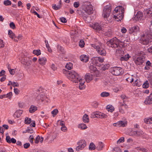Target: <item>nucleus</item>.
I'll use <instances>...</instances> for the list:
<instances>
[{
	"label": "nucleus",
	"mask_w": 152,
	"mask_h": 152,
	"mask_svg": "<svg viewBox=\"0 0 152 152\" xmlns=\"http://www.w3.org/2000/svg\"><path fill=\"white\" fill-rule=\"evenodd\" d=\"M63 71L68 78L73 82L75 83L79 82V88L80 89L83 90L85 88L84 80L81 78L80 76L76 72L73 70L69 71L65 69H63Z\"/></svg>",
	"instance_id": "nucleus-1"
},
{
	"label": "nucleus",
	"mask_w": 152,
	"mask_h": 152,
	"mask_svg": "<svg viewBox=\"0 0 152 152\" xmlns=\"http://www.w3.org/2000/svg\"><path fill=\"white\" fill-rule=\"evenodd\" d=\"M141 43L144 45L149 44L152 41V34L148 31H145L141 36Z\"/></svg>",
	"instance_id": "nucleus-2"
},
{
	"label": "nucleus",
	"mask_w": 152,
	"mask_h": 152,
	"mask_svg": "<svg viewBox=\"0 0 152 152\" xmlns=\"http://www.w3.org/2000/svg\"><path fill=\"white\" fill-rule=\"evenodd\" d=\"M124 10L121 6L116 7L115 9L113 12L114 18L117 21L121 20L124 17Z\"/></svg>",
	"instance_id": "nucleus-3"
},
{
	"label": "nucleus",
	"mask_w": 152,
	"mask_h": 152,
	"mask_svg": "<svg viewBox=\"0 0 152 152\" xmlns=\"http://www.w3.org/2000/svg\"><path fill=\"white\" fill-rule=\"evenodd\" d=\"M102 44L99 42L91 44V46L96 50L98 54L104 56L106 54V52L105 50L102 48Z\"/></svg>",
	"instance_id": "nucleus-4"
},
{
	"label": "nucleus",
	"mask_w": 152,
	"mask_h": 152,
	"mask_svg": "<svg viewBox=\"0 0 152 152\" xmlns=\"http://www.w3.org/2000/svg\"><path fill=\"white\" fill-rule=\"evenodd\" d=\"M121 42L119 39L115 37L107 41L106 44L109 46L115 48L121 46L120 43Z\"/></svg>",
	"instance_id": "nucleus-5"
},
{
	"label": "nucleus",
	"mask_w": 152,
	"mask_h": 152,
	"mask_svg": "<svg viewBox=\"0 0 152 152\" xmlns=\"http://www.w3.org/2000/svg\"><path fill=\"white\" fill-rule=\"evenodd\" d=\"M111 10L110 6H106L104 8L102 16L106 21H109L108 19L109 17Z\"/></svg>",
	"instance_id": "nucleus-6"
},
{
	"label": "nucleus",
	"mask_w": 152,
	"mask_h": 152,
	"mask_svg": "<svg viewBox=\"0 0 152 152\" xmlns=\"http://www.w3.org/2000/svg\"><path fill=\"white\" fill-rule=\"evenodd\" d=\"M78 145L76 147V151H78L83 149L86 145V142L84 140H79L77 143Z\"/></svg>",
	"instance_id": "nucleus-7"
},
{
	"label": "nucleus",
	"mask_w": 152,
	"mask_h": 152,
	"mask_svg": "<svg viewBox=\"0 0 152 152\" xmlns=\"http://www.w3.org/2000/svg\"><path fill=\"white\" fill-rule=\"evenodd\" d=\"M122 72V69L120 67H115L111 68L110 72L114 75L118 76L120 75Z\"/></svg>",
	"instance_id": "nucleus-8"
},
{
	"label": "nucleus",
	"mask_w": 152,
	"mask_h": 152,
	"mask_svg": "<svg viewBox=\"0 0 152 152\" xmlns=\"http://www.w3.org/2000/svg\"><path fill=\"white\" fill-rule=\"evenodd\" d=\"M83 10L84 11L86 12L88 14H91L93 13L92 6L90 4L88 5H85Z\"/></svg>",
	"instance_id": "nucleus-9"
},
{
	"label": "nucleus",
	"mask_w": 152,
	"mask_h": 152,
	"mask_svg": "<svg viewBox=\"0 0 152 152\" xmlns=\"http://www.w3.org/2000/svg\"><path fill=\"white\" fill-rule=\"evenodd\" d=\"M22 64L27 67L30 66L31 63V60L28 58H23L21 61Z\"/></svg>",
	"instance_id": "nucleus-10"
},
{
	"label": "nucleus",
	"mask_w": 152,
	"mask_h": 152,
	"mask_svg": "<svg viewBox=\"0 0 152 152\" xmlns=\"http://www.w3.org/2000/svg\"><path fill=\"white\" fill-rule=\"evenodd\" d=\"M145 61V57L143 56H140L137 57L134 60L136 64L141 65Z\"/></svg>",
	"instance_id": "nucleus-11"
},
{
	"label": "nucleus",
	"mask_w": 152,
	"mask_h": 152,
	"mask_svg": "<svg viewBox=\"0 0 152 152\" xmlns=\"http://www.w3.org/2000/svg\"><path fill=\"white\" fill-rule=\"evenodd\" d=\"M144 18L142 13L140 11L137 12L134 17V19L136 21H139L141 22L142 21Z\"/></svg>",
	"instance_id": "nucleus-12"
},
{
	"label": "nucleus",
	"mask_w": 152,
	"mask_h": 152,
	"mask_svg": "<svg viewBox=\"0 0 152 152\" xmlns=\"http://www.w3.org/2000/svg\"><path fill=\"white\" fill-rule=\"evenodd\" d=\"M36 99L39 100V103L43 102L45 101L48 102L49 101V99L44 95L43 94L39 95L36 97Z\"/></svg>",
	"instance_id": "nucleus-13"
},
{
	"label": "nucleus",
	"mask_w": 152,
	"mask_h": 152,
	"mask_svg": "<svg viewBox=\"0 0 152 152\" xmlns=\"http://www.w3.org/2000/svg\"><path fill=\"white\" fill-rule=\"evenodd\" d=\"M124 54V51L122 50L121 45L116 48L115 55L117 57H120L121 56H123Z\"/></svg>",
	"instance_id": "nucleus-14"
},
{
	"label": "nucleus",
	"mask_w": 152,
	"mask_h": 152,
	"mask_svg": "<svg viewBox=\"0 0 152 152\" xmlns=\"http://www.w3.org/2000/svg\"><path fill=\"white\" fill-rule=\"evenodd\" d=\"M127 121H119L116 123L113 124V126H114L118 127H124L125 126L127 125Z\"/></svg>",
	"instance_id": "nucleus-15"
},
{
	"label": "nucleus",
	"mask_w": 152,
	"mask_h": 152,
	"mask_svg": "<svg viewBox=\"0 0 152 152\" xmlns=\"http://www.w3.org/2000/svg\"><path fill=\"white\" fill-rule=\"evenodd\" d=\"M140 28L138 26H134L130 28L128 30V31L130 34H132L133 32H139Z\"/></svg>",
	"instance_id": "nucleus-16"
},
{
	"label": "nucleus",
	"mask_w": 152,
	"mask_h": 152,
	"mask_svg": "<svg viewBox=\"0 0 152 152\" xmlns=\"http://www.w3.org/2000/svg\"><path fill=\"white\" fill-rule=\"evenodd\" d=\"M144 13L146 17L152 18V7L147 10L145 11Z\"/></svg>",
	"instance_id": "nucleus-17"
},
{
	"label": "nucleus",
	"mask_w": 152,
	"mask_h": 152,
	"mask_svg": "<svg viewBox=\"0 0 152 152\" xmlns=\"http://www.w3.org/2000/svg\"><path fill=\"white\" fill-rule=\"evenodd\" d=\"M39 64L42 66L45 65L47 61L46 58L45 57H40L38 60Z\"/></svg>",
	"instance_id": "nucleus-18"
},
{
	"label": "nucleus",
	"mask_w": 152,
	"mask_h": 152,
	"mask_svg": "<svg viewBox=\"0 0 152 152\" xmlns=\"http://www.w3.org/2000/svg\"><path fill=\"white\" fill-rule=\"evenodd\" d=\"M144 103L146 105H150L152 103V95L151 94L145 99Z\"/></svg>",
	"instance_id": "nucleus-19"
},
{
	"label": "nucleus",
	"mask_w": 152,
	"mask_h": 152,
	"mask_svg": "<svg viewBox=\"0 0 152 152\" xmlns=\"http://www.w3.org/2000/svg\"><path fill=\"white\" fill-rule=\"evenodd\" d=\"M104 146V144L101 142H98L96 147V149L98 151L102 150Z\"/></svg>",
	"instance_id": "nucleus-20"
},
{
	"label": "nucleus",
	"mask_w": 152,
	"mask_h": 152,
	"mask_svg": "<svg viewBox=\"0 0 152 152\" xmlns=\"http://www.w3.org/2000/svg\"><path fill=\"white\" fill-rule=\"evenodd\" d=\"M93 79V75L89 73H87L85 76V79L87 83L90 82Z\"/></svg>",
	"instance_id": "nucleus-21"
},
{
	"label": "nucleus",
	"mask_w": 152,
	"mask_h": 152,
	"mask_svg": "<svg viewBox=\"0 0 152 152\" xmlns=\"http://www.w3.org/2000/svg\"><path fill=\"white\" fill-rule=\"evenodd\" d=\"M6 140L7 142L9 143H15L16 142V140L15 139L13 138H12L11 139L10 137L9 136H6Z\"/></svg>",
	"instance_id": "nucleus-22"
},
{
	"label": "nucleus",
	"mask_w": 152,
	"mask_h": 152,
	"mask_svg": "<svg viewBox=\"0 0 152 152\" xmlns=\"http://www.w3.org/2000/svg\"><path fill=\"white\" fill-rule=\"evenodd\" d=\"M82 13V16L83 19L87 22H88V19L89 18L88 15L90 14H88L86 12H85L83 11V10Z\"/></svg>",
	"instance_id": "nucleus-23"
},
{
	"label": "nucleus",
	"mask_w": 152,
	"mask_h": 152,
	"mask_svg": "<svg viewBox=\"0 0 152 152\" xmlns=\"http://www.w3.org/2000/svg\"><path fill=\"white\" fill-rule=\"evenodd\" d=\"M80 59L83 62H86L88 61V57L86 55H82L80 57Z\"/></svg>",
	"instance_id": "nucleus-24"
},
{
	"label": "nucleus",
	"mask_w": 152,
	"mask_h": 152,
	"mask_svg": "<svg viewBox=\"0 0 152 152\" xmlns=\"http://www.w3.org/2000/svg\"><path fill=\"white\" fill-rule=\"evenodd\" d=\"M96 117L97 118H107V115L101 112H97V115Z\"/></svg>",
	"instance_id": "nucleus-25"
},
{
	"label": "nucleus",
	"mask_w": 152,
	"mask_h": 152,
	"mask_svg": "<svg viewBox=\"0 0 152 152\" xmlns=\"http://www.w3.org/2000/svg\"><path fill=\"white\" fill-rule=\"evenodd\" d=\"M131 57L129 55L127 54L124 56H122L120 57V60L121 61H127Z\"/></svg>",
	"instance_id": "nucleus-26"
},
{
	"label": "nucleus",
	"mask_w": 152,
	"mask_h": 152,
	"mask_svg": "<svg viewBox=\"0 0 152 152\" xmlns=\"http://www.w3.org/2000/svg\"><path fill=\"white\" fill-rule=\"evenodd\" d=\"M23 113V111L21 110H17L15 113L14 115L15 117L17 118H18L20 117Z\"/></svg>",
	"instance_id": "nucleus-27"
},
{
	"label": "nucleus",
	"mask_w": 152,
	"mask_h": 152,
	"mask_svg": "<svg viewBox=\"0 0 152 152\" xmlns=\"http://www.w3.org/2000/svg\"><path fill=\"white\" fill-rule=\"evenodd\" d=\"M61 1L60 0L59 3L57 5L56 4H54L52 6L53 8L55 10H57L59 9L61 7Z\"/></svg>",
	"instance_id": "nucleus-28"
},
{
	"label": "nucleus",
	"mask_w": 152,
	"mask_h": 152,
	"mask_svg": "<svg viewBox=\"0 0 152 152\" xmlns=\"http://www.w3.org/2000/svg\"><path fill=\"white\" fill-rule=\"evenodd\" d=\"M93 28L96 30L97 31H99L102 29L101 26L97 23L94 24Z\"/></svg>",
	"instance_id": "nucleus-29"
},
{
	"label": "nucleus",
	"mask_w": 152,
	"mask_h": 152,
	"mask_svg": "<svg viewBox=\"0 0 152 152\" xmlns=\"http://www.w3.org/2000/svg\"><path fill=\"white\" fill-rule=\"evenodd\" d=\"M83 120L84 122L85 123H88L89 121V119L88 115L86 114H84L83 117Z\"/></svg>",
	"instance_id": "nucleus-30"
},
{
	"label": "nucleus",
	"mask_w": 152,
	"mask_h": 152,
	"mask_svg": "<svg viewBox=\"0 0 152 152\" xmlns=\"http://www.w3.org/2000/svg\"><path fill=\"white\" fill-rule=\"evenodd\" d=\"M37 110V107L33 105H31L29 108V112L31 113H33Z\"/></svg>",
	"instance_id": "nucleus-31"
},
{
	"label": "nucleus",
	"mask_w": 152,
	"mask_h": 152,
	"mask_svg": "<svg viewBox=\"0 0 152 152\" xmlns=\"http://www.w3.org/2000/svg\"><path fill=\"white\" fill-rule=\"evenodd\" d=\"M78 127L81 130H85L86 129L87 127L85 124L82 123L79 124L78 125Z\"/></svg>",
	"instance_id": "nucleus-32"
},
{
	"label": "nucleus",
	"mask_w": 152,
	"mask_h": 152,
	"mask_svg": "<svg viewBox=\"0 0 152 152\" xmlns=\"http://www.w3.org/2000/svg\"><path fill=\"white\" fill-rule=\"evenodd\" d=\"M106 109L108 111H110L112 112L114 110L115 108L112 105H108L106 107Z\"/></svg>",
	"instance_id": "nucleus-33"
},
{
	"label": "nucleus",
	"mask_w": 152,
	"mask_h": 152,
	"mask_svg": "<svg viewBox=\"0 0 152 152\" xmlns=\"http://www.w3.org/2000/svg\"><path fill=\"white\" fill-rule=\"evenodd\" d=\"M8 34L10 37L12 39H14V38L16 37L15 34L13 32L10 30L8 31Z\"/></svg>",
	"instance_id": "nucleus-34"
},
{
	"label": "nucleus",
	"mask_w": 152,
	"mask_h": 152,
	"mask_svg": "<svg viewBox=\"0 0 152 152\" xmlns=\"http://www.w3.org/2000/svg\"><path fill=\"white\" fill-rule=\"evenodd\" d=\"M65 67L68 70H70L72 68L73 64L70 62L66 64Z\"/></svg>",
	"instance_id": "nucleus-35"
},
{
	"label": "nucleus",
	"mask_w": 152,
	"mask_h": 152,
	"mask_svg": "<svg viewBox=\"0 0 152 152\" xmlns=\"http://www.w3.org/2000/svg\"><path fill=\"white\" fill-rule=\"evenodd\" d=\"M134 78H135V77H134ZM136 79L135 78L134 82L133 83V85L134 86H136L138 87H139L141 85L140 82L139 81H138L137 79Z\"/></svg>",
	"instance_id": "nucleus-36"
},
{
	"label": "nucleus",
	"mask_w": 152,
	"mask_h": 152,
	"mask_svg": "<svg viewBox=\"0 0 152 152\" xmlns=\"http://www.w3.org/2000/svg\"><path fill=\"white\" fill-rule=\"evenodd\" d=\"M119 106H121L124 109H126L128 108V106L124 103V101L123 103L121 102L119 103Z\"/></svg>",
	"instance_id": "nucleus-37"
},
{
	"label": "nucleus",
	"mask_w": 152,
	"mask_h": 152,
	"mask_svg": "<svg viewBox=\"0 0 152 152\" xmlns=\"http://www.w3.org/2000/svg\"><path fill=\"white\" fill-rule=\"evenodd\" d=\"M143 134V132L142 130L136 131V136H141Z\"/></svg>",
	"instance_id": "nucleus-38"
},
{
	"label": "nucleus",
	"mask_w": 152,
	"mask_h": 152,
	"mask_svg": "<svg viewBox=\"0 0 152 152\" xmlns=\"http://www.w3.org/2000/svg\"><path fill=\"white\" fill-rule=\"evenodd\" d=\"M145 123L147 124H152V117L149 118H145L144 120Z\"/></svg>",
	"instance_id": "nucleus-39"
},
{
	"label": "nucleus",
	"mask_w": 152,
	"mask_h": 152,
	"mask_svg": "<svg viewBox=\"0 0 152 152\" xmlns=\"http://www.w3.org/2000/svg\"><path fill=\"white\" fill-rule=\"evenodd\" d=\"M58 113V111L57 109H56L52 111L51 113L53 115V116L55 117Z\"/></svg>",
	"instance_id": "nucleus-40"
},
{
	"label": "nucleus",
	"mask_w": 152,
	"mask_h": 152,
	"mask_svg": "<svg viewBox=\"0 0 152 152\" xmlns=\"http://www.w3.org/2000/svg\"><path fill=\"white\" fill-rule=\"evenodd\" d=\"M110 95V94L107 92H103L101 94V96L102 97H107L108 96H109Z\"/></svg>",
	"instance_id": "nucleus-41"
},
{
	"label": "nucleus",
	"mask_w": 152,
	"mask_h": 152,
	"mask_svg": "<svg viewBox=\"0 0 152 152\" xmlns=\"http://www.w3.org/2000/svg\"><path fill=\"white\" fill-rule=\"evenodd\" d=\"M96 60L98 61L99 62L102 63L104 61V58L99 57H96L95 58Z\"/></svg>",
	"instance_id": "nucleus-42"
},
{
	"label": "nucleus",
	"mask_w": 152,
	"mask_h": 152,
	"mask_svg": "<svg viewBox=\"0 0 152 152\" xmlns=\"http://www.w3.org/2000/svg\"><path fill=\"white\" fill-rule=\"evenodd\" d=\"M33 53L37 56H38L41 54V51L39 50H35L33 51Z\"/></svg>",
	"instance_id": "nucleus-43"
},
{
	"label": "nucleus",
	"mask_w": 152,
	"mask_h": 152,
	"mask_svg": "<svg viewBox=\"0 0 152 152\" xmlns=\"http://www.w3.org/2000/svg\"><path fill=\"white\" fill-rule=\"evenodd\" d=\"M95 147L96 146L94 143L92 142L90 143L89 145V149L90 150H94L96 148Z\"/></svg>",
	"instance_id": "nucleus-44"
},
{
	"label": "nucleus",
	"mask_w": 152,
	"mask_h": 152,
	"mask_svg": "<svg viewBox=\"0 0 152 152\" xmlns=\"http://www.w3.org/2000/svg\"><path fill=\"white\" fill-rule=\"evenodd\" d=\"M11 2L9 0H5L4 2V4L5 6H9L11 4Z\"/></svg>",
	"instance_id": "nucleus-45"
},
{
	"label": "nucleus",
	"mask_w": 152,
	"mask_h": 152,
	"mask_svg": "<svg viewBox=\"0 0 152 152\" xmlns=\"http://www.w3.org/2000/svg\"><path fill=\"white\" fill-rule=\"evenodd\" d=\"M134 78L132 76H131L130 77H128L126 79V80L128 82L132 83L133 81L134 80Z\"/></svg>",
	"instance_id": "nucleus-46"
},
{
	"label": "nucleus",
	"mask_w": 152,
	"mask_h": 152,
	"mask_svg": "<svg viewBox=\"0 0 152 152\" xmlns=\"http://www.w3.org/2000/svg\"><path fill=\"white\" fill-rule=\"evenodd\" d=\"M31 122V118H26L25 120V123L26 124H28Z\"/></svg>",
	"instance_id": "nucleus-47"
},
{
	"label": "nucleus",
	"mask_w": 152,
	"mask_h": 152,
	"mask_svg": "<svg viewBox=\"0 0 152 152\" xmlns=\"http://www.w3.org/2000/svg\"><path fill=\"white\" fill-rule=\"evenodd\" d=\"M90 69L91 71V72H98V71H96V67L94 66H90Z\"/></svg>",
	"instance_id": "nucleus-48"
},
{
	"label": "nucleus",
	"mask_w": 152,
	"mask_h": 152,
	"mask_svg": "<svg viewBox=\"0 0 152 152\" xmlns=\"http://www.w3.org/2000/svg\"><path fill=\"white\" fill-rule=\"evenodd\" d=\"M9 83H10L11 85H12L14 87H18L19 86V84L18 83L16 82H12L11 81H9Z\"/></svg>",
	"instance_id": "nucleus-49"
},
{
	"label": "nucleus",
	"mask_w": 152,
	"mask_h": 152,
	"mask_svg": "<svg viewBox=\"0 0 152 152\" xmlns=\"http://www.w3.org/2000/svg\"><path fill=\"white\" fill-rule=\"evenodd\" d=\"M124 141V137H121L117 142V144H120L121 143L123 142Z\"/></svg>",
	"instance_id": "nucleus-50"
},
{
	"label": "nucleus",
	"mask_w": 152,
	"mask_h": 152,
	"mask_svg": "<svg viewBox=\"0 0 152 152\" xmlns=\"http://www.w3.org/2000/svg\"><path fill=\"white\" fill-rule=\"evenodd\" d=\"M85 43L84 42L83 40H81L80 41L79 43V46L81 48H83L84 46Z\"/></svg>",
	"instance_id": "nucleus-51"
},
{
	"label": "nucleus",
	"mask_w": 152,
	"mask_h": 152,
	"mask_svg": "<svg viewBox=\"0 0 152 152\" xmlns=\"http://www.w3.org/2000/svg\"><path fill=\"white\" fill-rule=\"evenodd\" d=\"M149 85L147 81L144 83L142 85V87L143 88H148L149 86Z\"/></svg>",
	"instance_id": "nucleus-52"
},
{
	"label": "nucleus",
	"mask_w": 152,
	"mask_h": 152,
	"mask_svg": "<svg viewBox=\"0 0 152 152\" xmlns=\"http://www.w3.org/2000/svg\"><path fill=\"white\" fill-rule=\"evenodd\" d=\"M112 34V32L111 30H109V31L105 33V35L108 37L110 36Z\"/></svg>",
	"instance_id": "nucleus-53"
},
{
	"label": "nucleus",
	"mask_w": 152,
	"mask_h": 152,
	"mask_svg": "<svg viewBox=\"0 0 152 152\" xmlns=\"http://www.w3.org/2000/svg\"><path fill=\"white\" fill-rule=\"evenodd\" d=\"M136 131H134L132 129L129 133V135L131 136H135Z\"/></svg>",
	"instance_id": "nucleus-54"
},
{
	"label": "nucleus",
	"mask_w": 152,
	"mask_h": 152,
	"mask_svg": "<svg viewBox=\"0 0 152 152\" xmlns=\"http://www.w3.org/2000/svg\"><path fill=\"white\" fill-rule=\"evenodd\" d=\"M58 51H59L63 53H64V49L60 45L58 46Z\"/></svg>",
	"instance_id": "nucleus-55"
},
{
	"label": "nucleus",
	"mask_w": 152,
	"mask_h": 152,
	"mask_svg": "<svg viewBox=\"0 0 152 152\" xmlns=\"http://www.w3.org/2000/svg\"><path fill=\"white\" fill-rule=\"evenodd\" d=\"M99 103L96 102V101H94V102H93V103H92V106L95 108H96L98 105H99Z\"/></svg>",
	"instance_id": "nucleus-56"
},
{
	"label": "nucleus",
	"mask_w": 152,
	"mask_h": 152,
	"mask_svg": "<svg viewBox=\"0 0 152 152\" xmlns=\"http://www.w3.org/2000/svg\"><path fill=\"white\" fill-rule=\"evenodd\" d=\"M120 97L121 99L123 100H127L129 99V98L124 94L121 95L120 96Z\"/></svg>",
	"instance_id": "nucleus-57"
},
{
	"label": "nucleus",
	"mask_w": 152,
	"mask_h": 152,
	"mask_svg": "<svg viewBox=\"0 0 152 152\" xmlns=\"http://www.w3.org/2000/svg\"><path fill=\"white\" fill-rule=\"evenodd\" d=\"M31 12L32 13H34L35 15H37L38 18H41L40 15L36 11H35L34 10H31Z\"/></svg>",
	"instance_id": "nucleus-58"
},
{
	"label": "nucleus",
	"mask_w": 152,
	"mask_h": 152,
	"mask_svg": "<svg viewBox=\"0 0 152 152\" xmlns=\"http://www.w3.org/2000/svg\"><path fill=\"white\" fill-rule=\"evenodd\" d=\"M6 98H8L9 99H10L12 96V92H10L7 94H6Z\"/></svg>",
	"instance_id": "nucleus-59"
},
{
	"label": "nucleus",
	"mask_w": 152,
	"mask_h": 152,
	"mask_svg": "<svg viewBox=\"0 0 152 152\" xmlns=\"http://www.w3.org/2000/svg\"><path fill=\"white\" fill-rule=\"evenodd\" d=\"M10 27L12 29H14L15 28V24L13 22L10 23Z\"/></svg>",
	"instance_id": "nucleus-60"
},
{
	"label": "nucleus",
	"mask_w": 152,
	"mask_h": 152,
	"mask_svg": "<svg viewBox=\"0 0 152 152\" xmlns=\"http://www.w3.org/2000/svg\"><path fill=\"white\" fill-rule=\"evenodd\" d=\"M30 146V144L29 143H26L23 145L24 148H28Z\"/></svg>",
	"instance_id": "nucleus-61"
},
{
	"label": "nucleus",
	"mask_w": 152,
	"mask_h": 152,
	"mask_svg": "<svg viewBox=\"0 0 152 152\" xmlns=\"http://www.w3.org/2000/svg\"><path fill=\"white\" fill-rule=\"evenodd\" d=\"M151 24L149 27V30H146L145 31H148L150 32V33L152 34V20L150 21Z\"/></svg>",
	"instance_id": "nucleus-62"
},
{
	"label": "nucleus",
	"mask_w": 152,
	"mask_h": 152,
	"mask_svg": "<svg viewBox=\"0 0 152 152\" xmlns=\"http://www.w3.org/2000/svg\"><path fill=\"white\" fill-rule=\"evenodd\" d=\"M61 130L63 132H66L67 130V128L65 126H62L61 127Z\"/></svg>",
	"instance_id": "nucleus-63"
},
{
	"label": "nucleus",
	"mask_w": 152,
	"mask_h": 152,
	"mask_svg": "<svg viewBox=\"0 0 152 152\" xmlns=\"http://www.w3.org/2000/svg\"><path fill=\"white\" fill-rule=\"evenodd\" d=\"M14 92L15 94L16 95H18L19 93L20 92V90L17 88H14Z\"/></svg>",
	"instance_id": "nucleus-64"
}]
</instances>
